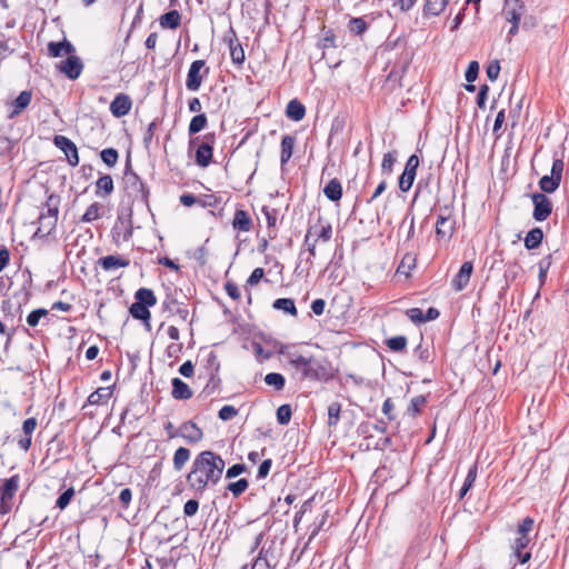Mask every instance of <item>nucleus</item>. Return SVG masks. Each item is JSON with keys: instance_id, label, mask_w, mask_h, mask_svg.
<instances>
[{"instance_id": "nucleus-28", "label": "nucleus", "mask_w": 569, "mask_h": 569, "mask_svg": "<svg viewBox=\"0 0 569 569\" xmlns=\"http://www.w3.org/2000/svg\"><path fill=\"white\" fill-rule=\"evenodd\" d=\"M449 0H425L422 8L423 17H436L443 12Z\"/></svg>"}, {"instance_id": "nucleus-34", "label": "nucleus", "mask_w": 569, "mask_h": 569, "mask_svg": "<svg viewBox=\"0 0 569 569\" xmlns=\"http://www.w3.org/2000/svg\"><path fill=\"white\" fill-rule=\"evenodd\" d=\"M114 190L113 179L110 174L101 176L96 182V194L98 197L110 196Z\"/></svg>"}, {"instance_id": "nucleus-35", "label": "nucleus", "mask_w": 569, "mask_h": 569, "mask_svg": "<svg viewBox=\"0 0 569 569\" xmlns=\"http://www.w3.org/2000/svg\"><path fill=\"white\" fill-rule=\"evenodd\" d=\"M208 376H209V379L198 396L201 399H207V398L211 397L213 393H216L217 390H219L220 385H221V379L219 378L218 373L212 371Z\"/></svg>"}, {"instance_id": "nucleus-3", "label": "nucleus", "mask_w": 569, "mask_h": 569, "mask_svg": "<svg viewBox=\"0 0 569 569\" xmlns=\"http://www.w3.org/2000/svg\"><path fill=\"white\" fill-rule=\"evenodd\" d=\"M59 204L60 197L58 194L50 193L47 197L44 203L46 211L42 209L38 218L39 227L36 230L33 237L46 238L50 236L51 232L56 229L59 213Z\"/></svg>"}, {"instance_id": "nucleus-30", "label": "nucleus", "mask_w": 569, "mask_h": 569, "mask_svg": "<svg viewBox=\"0 0 569 569\" xmlns=\"http://www.w3.org/2000/svg\"><path fill=\"white\" fill-rule=\"evenodd\" d=\"M296 138L291 134H284L281 139L280 163L283 167L291 158Z\"/></svg>"}, {"instance_id": "nucleus-17", "label": "nucleus", "mask_w": 569, "mask_h": 569, "mask_svg": "<svg viewBox=\"0 0 569 569\" xmlns=\"http://www.w3.org/2000/svg\"><path fill=\"white\" fill-rule=\"evenodd\" d=\"M455 232V220L442 211L438 214L436 222V236L438 239H450Z\"/></svg>"}, {"instance_id": "nucleus-22", "label": "nucleus", "mask_w": 569, "mask_h": 569, "mask_svg": "<svg viewBox=\"0 0 569 569\" xmlns=\"http://www.w3.org/2000/svg\"><path fill=\"white\" fill-rule=\"evenodd\" d=\"M230 33L232 34V37L229 39L224 37V41H228L232 63L240 67L246 58L244 50L241 43L238 41L233 29L230 30Z\"/></svg>"}, {"instance_id": "nucleus-54", "label": "nucleus", "mask_w": 569, "mask_h": 569, "mask_svg": "<svg viewBox=\"0 0 569 569\" xmlns=\"http://www.w3.org/2000/svg\"><path fill=\"white\" fill-rule=\"evenodd\" d=\"M100 217V204L98 202H93L90 204L83 216L80 218L81 222H92Z\"/></svg>"}, {"instance_id": "nucleus-10", "label": "nucleus", "mask_w": 569, "mask_h": 569, "mask_svg": "<svg viewBox=\"0 0 569 569\" xmlns=\"http://www.w3.org/2000/svg\"><path fill=\"white\" fill-rule=\"evenodd\" d=\"M420 160L417 154H411L406 162L405 170L399 177L398 186L402 192H407L411 189L416 179L417 169Z\"/></svg>"}, {"instance_id": "nucleus-9", "label": "nucleus", "mask_w": 569, "mask_h": 569, "mask_svg": "<svg viewBox=\"0 0 569 569\" xmlns=\"http://www.w3.org/2000/svg\"><path fill=\"white\" fill-rule=\"evenodd\" d=\"M216 143V133L209 132L203 136L202 142L196 150V163L199 167L207 168L212 162L213 147Z\"/></svg>"}, {"instance_id": "nucleus-42", "label": "nucleus", "mask_w": 569, "mask_h": 569, "mask_svg": "<svg viewBox=\"0 0 569 569\" xmlns=\"http://www.w3.org/2000/svg\"><path fill=\"white\" fill-rule=\"evenodd\" d=\"M273 309L283 311L292 317L298 316V310L295 305V300L291 298H279L272 303Z\"/></svg>"}, {"instance_id": "nucleus-51", "label": "nucleus", "mask_w": 569, "mask_h": 569, "mask_svg": "<svg viewBox=\"0 0 569 569\" xmlns=\"http://www.w3.org/2000/svg\"><path fill=\"white\" fill-rule=\"evenodd\" d=\"M264 382L273 387L277 391H281L286 386V379L281 373L270 372L264 377Z\"/></svg>"}, {"instance_id": "nucleus-8", "label": "nucleus", "mask_w": 569, "mask_h": 569, "mask_svg": "<svg viewBox=\"0 0 569 569\" xmlns=\"http://www.w3.org/2000/svg\"><path fill=\"white\" fill-rule=\"evenodd\" d=\"M132 210H129L127 216L119 214L117 217L116 223L112 227V240L116 243L120 241L127 242L132 237Z\"/></svg>"}, {"instance_id": "nucleus-45", "label": "nucleus", "mask_w": 569, "mask_h": 569, "mask_svg": "<svg viewBox=\"0 0 569 569\" xmlns=\"http://www.w3.org/2000/svg\"><path fill=\"white\" fill-rule=\"evenodd\" d=\"M207 124L208 118L206 113L196 114L189 123L188 132L190 136H193L203 130L207 127Z\"/></svg>"}, {"instance_id": "nucleus-50", "label": "nucleus", "mask_w": 569, "mask_h": 569, "mask_svg": "<svg viewBox=\"0 0 569 569\" xmlns=\"http://www.w3.org/2000/svg\"><path fill=\"white\" fill-rule=\"evenodd\" d=\"M560 182L561 181L553 178L552 176H543L539 180V187L543 192L552 193L559 188Z\"/></svg>"}, {"instance_id": "nucleus-52", "label": "nucleus", "mask_w": 569, "mask_h": 569, "mask_svg": "<svg viewBox=\"0 0 569 569\" xmlns=\"http://www.w3.org/2000/svg\"><path fill=\"white\" fill-rule=\"evenodd\" d=\"M17 140H13L8 137H0V156L1 157H11L13 154L14 148L17 147Z\"/></svg>"}, {"instance_id": "nucleus-19", "label": "nucleus", "mask_w": 569, "mask_h": 569, "mask_svg": "<svg viewBox=\"0 0 569 569\" xmlns=\"http://www.w3.org/2000/svg\"><path fill=\"white\" fill-rule=\"evenodd\" d=\"M132 107V101L129 96L119 93L110 103V111L114 117H123L129 113Z\"/></svg>"}, {"instance_id": "nucleus-60", "label": "nucleus", "mask_w": 569, "mask_h": 569, "mask_svg": "<svg viewBox=\"0 0 569 569\" xmlns=\"http://www.w3.org/2000/svg\"><path fill=\"white\" fill-rule=\"evenodd\" d=\"M238 415V410L233 407V406H230V405H227V406H223L219 412H218V417L219 419L223 420V421H228V420H231L232 418H234L236 416Z\"/></svg>"}, {"instance_id": "nucleus-32", "label": "nucleus", "mask_w": 569, "mask_h": 569, "mask_svg": "<svg viewBox=\"0 0 569 569\" xmlns=\"http://www.w3.org/2000/svg\"><path fill=\"white\" fill-rule=\"evenodd\" d=\"M318 227L312 230V234H316L317 242L321 240L322 242H328L332 236V227L328 221H325L321 216L318 217V221L316 223Z\"/></svg>"}, {"instance_id": "nucleus-25", "label": "nucleus", "mask_w": 569, "mask_h": 569, "mask_svg": "<svg viewBox=\"0 0 569 569\" xmlns=\"http://www.w3.org/2000/svg\"><path fill=\"white\" fill-rule=\"evenodd\" d=\"M253 222L250 214L242 209H237L232 220V228L238 231L249 232Z\"/></svg>"}, {"instance_id": "nucleus-46", "label": "nucleus", "mask_w": 569, "mask_h": 569, "mask_svg": "<svg viewBox=\"0 0 569 569\" xmlns=\"http://www.w3.org/2000/svg\"><path fill=\"white\" fill-rule=\"evenodd\" d=\"M341 403L338 401L331 402L328 406V427H336L340 420Z\"/></svg>"}, {"instance_id": "nucleus-16", "label": "nucleus", "mask_w": 569, "mask_h": 569, "mask_svg": "<svg viewBox=\"0 0 569 569\" xmlns=\"http://www.w3.org/2000/svg\"><path fill=\"white\" fill-rule=\"evenodd\" d=\"M525 11L521 0H505L502 13L508 22H520Z\"/></svg>"}, {"instance_id": "nucleus-49", "label": "nucleus", "mask_w": 569, "mask_h": 569, "mask_svg": "<svg viewBox=\"0 0 569 569\" xmlns=\"http://www.w3.org/2000/svg\"><path fill=\"white\" fill-rule=\"evenodd\" d=\"M249 487V481L246 478H241L237 481L229 482L227 490L230 491L233 498H239Z\"/></svg>"}, {"instance_id": "nucleus-47", "label": "nucleus", "mask_w": 569, "mask_h": 569, "mask_svg": "<svg viewBox=\"0 0 569 569\" xmlns=\"http://www.w3.org/2000/svg\"><path fill=\"white\" fill-rule=\"evenodd\" d=\"M100 158L106 166L112 168L119 160V152L114 148H106L101 150Z\"/></svg>"}, {"instance_id": "nucleus-38", "label": "nucleus", "mask_w": 569, "mask_h": 569, "mask_svg": "<svg viewBox=\"0 0 569 569\" xmlns=\"http://www.w3.org/2000/svg\"><path fill=\"white\" fill-rule=\"evenodd\" d=\"M111 395H112L111 387L98 388L96 391L90 393L87 401L89 405H93V406L103 405V403H107V401L110 399Z\"/></svg>"}, {"instance_id": "nucleus-23", "label": "nucleus", "mask_w": 569, "mask_h": 569, "mask_svg": "<svg viewBox=\"0 0 569 569\" xmlns=\"http://www.w3.org/2000/svg\"><path fill=\"white\" fill-rule=\"evenodd\" d=\"M97 264L100 266L104 271H111L118 268L128 267L130 261L118 254H109L99 258Z\"/></svg>"}, {"instance_id": "nucleus-26", "label": "nucleus", "mask_w": 569, "mask_h": 569, "mask_svg": "<svg viewBox=\"0 0 569 569\" xmlns=\"http://www.w3.org/2000/svg\"><path fill=\"white\" fill-rule=\"evenodd\" d=\"M163 309L171 313L178 315L179 318L183 321H186L189 316V310L187 307L171 296H167L166 300L163 301Z\"/></svg>"}, {"instance_id": "nucleus-56", "label": "nucleus", "mask_w": 569, "mask_h": 569, "mask_svg": "<svg viewBox=\"0 0 569 569\" xmlns=\"http://www.w3.org/2000/svg\"><path fill=\"white\" fill-rule=\"evenodd\" d=\"M396 161H397V151H390V152L385 153L382 162H381L382 171L387 174H391Z\"/></svg>"}, {"instance_id": "nucleus-63", "label": "nucleus", "mask_w": 569, "mask_h": 569, "mask_svg": "<svg viewBox=\"0 0 569 569\" xmlns=\"http://www.w3.org/2000/svg\"><path fill=\"white\" fill-rule=\"evenodd\" d=\"M500 69L501 68H500L499 60H493L488 64V67L486 69V73L490 81H496L498 79Z\"/></svg>"}, {"instance_id": "nucleus-57", "label": "nucleus", "mask_w": 569, "mask_h": 569, "mask_svg": "<svg viewBox=\"0 0 569 569\" xmlns=\"http://www.w3.org/2000/svg\"><path fill=\"white\" fill-rule=\"evenodd\" d=\"M367 28L368 24L363 18H352L349 21V30L357 36L362 34L367 30Z\"/></svg>"}, {"instance_id": "nucleus-33", "label": "nucleus", "mask_w": 569, "mask_h": 569, "mask_svg": "<svg viewBox=\"0 0 569 569\" xmlns=\"http://www.w3.org/2000/svg\"><path fill=\"white\" fill-rule=\"evenodd\" d=\"M318 47L323 50L322 58L326 57V50L328 48H337L335 31L326 26L321 29V37L318 42Z\"/></svg>"}, {"instance_id": "nucleus-41", "label": "nucleus", "mask_w": 569, "mask_h": 569, "mask_svg": "<svg viewBox=\"0 0 569 569\" xmlns=\"http://www.w3.org/2000/svg\"><path fill=\"white\" fill-rule=\"evenodd\" d=\"M191 457V451L186 447H179L173 453V469L181 471Z\"/></svg>"}, {"instance_id": "nucleus-21", "label": "nucleus", "mask_w": 569, "mask_h": 569, "mask_svg": "<svg viewBox=\"0 0 569 569\" xmlns=\"http://www.w3.org/2000/svg\"><path fill=\"white\" fill-rule=\"evenodd\" d=\"M532 539L516 538L510 542L512 555L518 559L520 563H526L530 560L531 553L525 551L531 543Z\"/></svg>"}, {"instance_id": "nucleus-13", "label": "nucleus", "mask_w": 569, "mask_h": 569, "mask_svg": "<svg viewBox=\"0 0 569 569\" xmlns=\"http://www.w3.org/2000/svg\"><path fill=\"white\" fill-rule=\"evenodd\" d=\"M38 427V420L34 417L28 418L22 423L21 435L17 438L18 447L28 451L32 445V435Z\"/></svg>"}, {"instance_id": "nucleus-27", "label": "nucleus", "mask_w": 569, "mask_h": 569, "mask_svg": "<svg viewBox=\"0 0 569 569\" xmlns=\"http://www.w3.org/2000/svg\"><path fill=\"white\" fill-rule=\"evenodd\" d=\"M172 385V397L177 400H188L192 397V390L190 387L182 381L180 378H173L171 381Z\"/></svg>"}, {"instance_id": "nucleus-12", "label": "nucleus", "mask_w": 569, "mask_h": 569, "mask_svg": "<svg viewBox=\"0 0 569 569\" xmlns=\"http://www.w3.org/2000/svg\"><path fill=\"white\" fill-rule=\"evenodd\" d=\"M53 143L66 154L70 166L77 167L79 164L78 148L73 141L66 136L57 134L53 138Z\"/></svg>"}, {"instance_id": "nucleus-20", "label": "nucleus", "mask_w": 569, "mask_h": 569, "mask_svg": "<svg viewBox=\"0 0 569 569\" xmlns=\"http://www.w3.org/2000/svg\"><path fill=\"white\" fill-rule=\"evenodd\" d=\"M472 271L473 264L471 261H465L461 264L458 273L452 279V286L457 291H461L468 286Z\"/></svg>"}, {"instance_id": "nucleus-39", "label": "nucleus", "mask_w": 569, "mask_h": 569, "mask_svg": "<svg viewBox=\"0 0 569 569\" xmlns=\"http://www.w3.org/2000/svg\"><path fill=\"white\" fill-rule=\"evenodd\" d=\"M543 239V231L541 228L536 227L531 229L525 237V247L528 250L537 249Z\"/></svg>"}, {"instance_id": "nucleus-2", "label": "nucleus", "mask_w": 569, "mask_h": 569, "mask_svg": "<svg viewBox=\"0 0 569 569\" xmlns=\"http://www.w3.org/2000/svg\"><path fill=\"white\" fill-rule=\"evenodd\" d=\"M279 353L284 356L288 365L299 375L300 380H328L330 373L325 365L312 356L305 357L298 351L290 350L289 347H281Z\"/></svg>"}, {"instance_id": "nucleus-6", "label": "nucleus", "mask_w": 569, "mask_h": 569, "mask_svg": "<svg viewBox=\"0 0 569 569\" xmlns=\"http://www.w3.org/2000/svg\"><path fill=\"white\" fill-rule=\"evenodd\" d=\"M20 477L13 475L4 479L0 486V515L4 516L12 510V500L19 489Z\"/></svg>"}, {"instance_id": "nucleus-5", "label": "nucleus", "mask_w": 569, "mask_h": 569, "mask_svg": "<svg viewBox=\"0 0 569 569\" xmlns=\"http://www.w3.org/2000/svg\"><path fill=\"white\" fill-rule=\"evenodd\" d=\"M123 183L127 193L133 198V200H138L149 206V196L150 190L147 184L142 181V179L132 170L131 160L128 156L126 161V168L123 172Z\"/></svg>"}, {"instance_id": "nucleus-24", "label": "nucleus", "mask_w": 569, "mask_h": 569, "mask_svg": "<svg viewBox=\"0 0 569 569\" xmlns=\"http://www.w3.org/2000/svg\"><path fill=\"white\" fill-rule=\"evenodd\" d=\"M74 46L67 39L59 42L51 41L48 43V53L53 58L62 57L64 54L69 56L74 53Z\"/></svg>"}, {"instance_id": "nucleus-62", "label": "nucleus", "mask_w": 569, "mask_h": 569, "mask_svg": "<svg viewBox=\"0 0 569 569\" xmlns=\"http://www.w3.org/2000/svg\"><path fill=\"white\" fill-rule=\"evenodd\" d=\"M479 73V63L477 61H471L468 64V68L465 72V78L468 82L472 83L478 78Z\"/></svg>"}, {"instance_id": "nucleus-44", "label": "nucleus", "mask_w": 569, "mask_h": 569, "mask_svg": "<svg viewBox=\"0 0 569 569\" xmlns=\"http://www.w3.org/2000/svg\"><path fill=\"white\" fill-rule=\"evenodd\" d=\"M416 261L417 259L415 254L406 253L397 268V272L406 277H409L411 270L416 267Z\"/></svg>"}, {"instance_id": "nucleus-4", "label": "nucleus", "mask_w": 569, "mask_h": 569, "mask_svg": "<svg viewBox=\"0 0 569 569\" xmlns=\"http://www.w3.org/2000/svg\"><path fill=\"white\" fill-rule=\"evenodd\" d=\"M134 300L129 308V313L132 318L143 321L147 328H150L151 313L149 308L157 303L154 292L148 288H140L134 293Z\"/></svg>"}, {"instance_id": "nucleus-53", "label": "nucleus", "mask_w": 569, "mask_h": 569, "mask_svg": "<svg viewBox=\"0 0 569 569\" xmlns=\"http://www.w3.org/2000/svg\"><path fill=\"white\" fill-rule=\"evenodd\" d=\"M74 493H76V491H74L73 487H70L67 490H64L58 497V499L56 501V507L59 508L60 510L66 509L69 506V503L71 502L72 498L74 497Z\"/></svg>"}, {"instance_id": "nucleus-31", "label": "nucleus", "mask_w": 569, "mask_h": 569, "mask_svg": "<svg viewBox=\"0 0 569 569\" xmlns=\"http://www.w3.org/2000/svg\"><path fill=\"white\" fill-rule=\"evenodd\" d=\"M286 116L293 121H301L306 116V107L298 99H292L287 104Z\"/></svg>"}, {"instance_id": "nucleus-18", "label": "nucleus", "mask_w": 569, "mask_h": 569, "mask_svg": "<svg viewBox=\"0 0 569 569\" xmlns=\"http://www.w3.org/2000/svg\"><path fill=\"white\" fill-rule=\"evenodd\" d=\"M32 92L30 90H23L20 94L9 104L10 112L9 119L18 117L31 102Z\"/></svg>"}, {"instance_id": "nucleus-36", "label": "nucleus", "mask_w": 569, "mask_h": 569, "mask_svg": "<svg viewBox=\"0 0 569 569\" xmlns=\"http://www.w3.org/2000/svg\"><path fill=\"white\" fill-rule=\"evenodd\" d=\"M159 22L163 29L174 30L181 23V14L178 10H170L160 17Z\"/></svg>"}, {"instance_id": "nucleus-29", "label": "nucleus", "mask_w": 569, "mask_h": 569, "mask_svg": "<svg viewBox=\"0 0 569 569\" xmlns=\"http://www.w3.org/2000/svg\"><path fill=\"white\" fill-rule=\"evenodd\" d=\"M428 398H429V395H420V396L413 397L410 400V403L407 408L406 415H408L409 417H412V418H416L419 415H421L425 407L428 403Z\"/></svg>"}, {"instance_id": "nucleus-58", "label": "nucleus", "mask_w": 569, "mask_h": 569, "mask_svg": "<svg viewBox=\"0 0 569 569\" xmlns=\"http://www.w3.org/2000/svg\"><path fill=\"white\" fill-rule=\"evenodd\" d=\"M48 315V310L44 309V308H39V309H36V310H32L28 316H27V323L30 326V327H36L40 319L42 317H46Z\"/></svg>"}, {"instance_id": "nucleus-64", "label": "nucleus", "mask_w": 569, "mask_h": 569, "mask_svg": "<svg viewBox=\"0 0 569 569\" xmlns=\"http://www.w3.org/2000/svg\"><path fill=\"white\" fill-rule=\"evenodd\" d=\"M247 470V467L244 463H234L231 467H229L226 471V478L227 479H233L241 473H243Z\"/></svg>"}, {"instance_id": "nucleus-7", "label": "nucleus", "mask_w": 569, "mask_h": 569, "mask_svg": "<svg viewBox=\"0 0 569 569\" xmlns=\"http://www.w3.org/2000/svg\"><path fill=\"white\" fill-rule=\"evenodd\" d=\"M210 68L206 67L204 60H194L188 70L186 87L190 91H198L202 79L208 77Z\"/></svg>"}, {"instance_id": "nucleus-14", "label": "nucleus", "mask_w": 569, "mask_h": 569, "mask_svg": "<svg viewBox=\"0 0 569 569\" xmlns=\"http://www.w3.org/2000/svg\"><path fill=\"white\" fill-rule=\"evenodd\" d=\"M59 70L63 72L69 79L76 80L80 77L83 63L81 59L73 53L69 54L64 61L58 66Z\"/></svg>"}, {"instance_id": "nucleus-37", "label": "nucleus", "mask_w": 569, "mask_h": 569, "mask_svg": "<svg viewBox=\"0 0 569 569\" xmlns=\"http://www.w3.org/2000/svg\"><path fill=\"white\" fill-rule=\"evenodd\" d=\"M323 193L330 201H339L342 197L341 182L337 178L331 179L323 188Z\"/></svg>"}, {"instance_id": "nucleus-15", "label": "nucleus", "mask_w": 569, "mask_h": 569, "mask_svg": "<svg viewBox=\"0 0 569 569\" xmlns=\"http://www.w3.org/2000/svg\"><path fill=\"white\" fill-rule=\"evenodd\" d=\"M179 433L188 443L194 445L202 440L203 431L198 425L191 420L184 421L179 427Z\"/></svg>"}, {"instance_id": "nucleus-59", "label": "nucleus", "mask_w": 569, "mask_h": 569, "mask_svg": "<svg viewBox=\"0 0 569 569\" xmlns=\"http://www.w3.org/2000/svg\"><path fill=\"white\" fill-rule=\"evenodd\" d=\"M551 259H552V257H551V254H549V256L542 258L539 261V263H538V266H539V280H540L541 283H543L545 280H546L547 272H548V270H549V268L551 266Z\"/></svg>"}, {"instance_id": "nucleus-1", "label": "nucleus", "mask_w": 569, "mask_h": 569, "mask_svg": "<svg viewBox=\"0 0 569 569\" xmlns=\"http://www.w3.org/2000/svg\"><path fill=\"white\" fill-rule=\"evenodd\" d=\"M226 462L220 455L211 450L201 451L192 461L186 477L190 490L202 495L213 488L222 478Z\"/></svg>"}, {"instance_id": "nucleus-61", "label": "nucleus", "mask_w": 569, "mask_h": 569, "mask_svg": "<svg viewBox=\"0 0 569 569\" xmlns=\"http://www.w3.org/2000/svg\"><path fill=\"white\" fill-rule=\"evenodd\" d=\"M413 353L421 362L427 363L432 361L429 349L421 343L415 348Z\"/></svg>"}, {"instance_id": "nucleus-48", "label": "nucleus", "mask_w": 569, "mask_h": 569, "mask_svg": "<svg viewBox=\"0 0 569 569\" xmlns=\"http://www.w3.org/2000/svg\"><path fill=\"white\" fill-rule=\"evenodd\" d=\"M408 340L405 336H395L386 340L387 347L395 352H402L407 348Z\"/></svg>"}, {"instance_id": "nucleus-55", "label": "nucleus", "mask_w": 569, "mask_h": 569, "mask_svg": "<svg viewBox=\"0 0 569 569\" xmlns=\"http://www.w3.org/2000/svg\"><path fill=\"white\" fill-rule=\"evenodd\" d=\"M292 409L290 405H281L277 410V421L279 425H288L291 420Z\"/></svg>"}, {"instance_id": "nucleus-40", "label": "nucleus", "mask_w": 569, "mask_h": 569, "mask_svg": "<svg viewBox=\"0 0 569 569\" xmlns=\"http://www.w3.org/2000/svg\"><path fill=\"white\" fill-rule=\"evenodd\" d=\"M261 212L264 216L266 221H267V226L269 229V233H268L269 238L273 239L276 237V232L273 229L276 228V224H277L278 210L274 208H271L269 206H263L261 208Z\"/></svg>"}, {"instance_id": "nucleus-43", "label": "nucleus", "mask_w": 569, "mask_h": 569, "mask_svg": "<svg viewBox=\"0 0 569 569\" xmlns=\"http://www.w3.org/2000/svg\"><path fill=\"white\" fill-rule=\"evenodd\" d=\"M535 520L531 517L523 518L516 530V538L532 539L530 532L533 529Z\"/></svg>"}, {"instance_id": "nucleus-11", "label": "nucleus", "mask_w": 569, "mask_h": 569, "mask_svg": "<svg viewBox=\"0 0 569 569\" xmlns=\"http://www.w3.org/2000/svg\"><path fill=\"white\" fill-rule=\"evenodd\" d=\"M533 203L532 217L536 221H545L552 212V203L550 199L541 192H536L531 196Z\"/></svg>"}]
</instances>
